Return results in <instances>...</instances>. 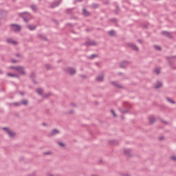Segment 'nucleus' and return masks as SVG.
Masks as SVG:
<instances>
[{"label":"nucleus","instance_id":"nucleus-1","mask_svg":"<svg viewBox=\"0 0 176 176\" xmlns=\"http://www.w3.org/2000/svg\"><path fill=\"white\" fill-rule=\"evenodd\" d=\"M18 16L21 17V19H23L25 23H28V21L31 20V17H32L31 14L28 12L19 13Z\"/></svg>","mask_w":176,"mask_h":176},{"label":"nucleus","instance_id":"nucleus-2","mask_svg":"<svg viewBox=\"0 0 176 176\" xmlns=\"http://www.w3.org/2000/svg\"><path fill=\"white\" fill-rule=\"evenodd\" d=\"M10 31L12 32H20L21 31V26L19 24L12 23L10 25Z\"/></svg>","mask_w":176,"mask_h":176},{"label":"nucleus","instance_id":"nucleus-3","mask_svg":"<svg viewBox=\"0 0 176 176\" xmlns=\"http://www.w3.org/2000/svg\"><path fill=\"white\" fill-rule=\"evenodd\" d=\"M126 45V47H129L130 49H132V50H134L135 52H138V50H140V48H138V47L134 43H127Z\"/></svg>","mask_w":176,"mask_h":176},{"label":"nucleus","instance_id":"nucleus-4","mask_svg":"<svg viewBox=\"0 0 176 176\" xmlns=\"http://www.w3.org/2000/svg\"><path fill=\"white\" fill-rule=\"evenodd\" d=\"M3 130H4V131H6L7 134L9 135V137H10L11 138H13V137H14V135H16V133H14L12 130H10L9 128L8 127H3L2 128Z\"/></svg>","mask_w":176,"mask_h":176},{"label":"nucleus","instance_id":"nucleus-5","mask_svg":"<svg viewBox=\"0 0 176 176\" xmlns=\"http://www.w3.org/2000/svg\"><path fill=\"white\" fill-rule=\"evenodd\" d=\"M64 71L66 74H69V75H75L76 74V70L72 67H67L64 69Z\"/></svg>","mask_w":176,"mask_h":176},{"label":"nucleus","instance_id":"nucleus-6","mask_svg":"<svg viewBox=\"0 0 176 176\" xmlns=\"http://www.w3.org/2000/svg\"><path fill=\"white\" fill-rule=\"evenodd\" d=\"M30 78L31 79V80L33 82V83L34 85H37L38 82H36V74L35 72H32L30 76Z\"/></svg>","mask_w":176,"mask_h":176},{"label":"nucleus","instance_id":"nucleus-7","mask_svg":"<svg viewBox=\"0 0 176 176\" xmlns=\"http://www.w3.org/2000/svg\"><path fill=\"white\" fill-rule=\"evenodd\" d=\"M85 46H97V43L93 40H88L85 43Z\"/></svg>","mask_w":176,"mask_h":176},{"label":"nucleus","instance_id":"nucleus-8","mask_svg":"<svg viewBox=\"0 0 176 176\" xmlns=\"http://www.w3.org/2000/svg\"><path fill=\"white\" fill-rule=\"evenodd\" d=\"M171 58H174V56L172 57H167L168 64L172 69H176V67H174V60H171Z\"/></svg>","mask_w":176,"mask_h":176},{"label":"nucleus","instance_id":"nucleus-9","mask_svg":"<svg viewBox=\"0 0 176 176\" xmlns=\"http://www.w3.org/2000/svg\"><path fill=\"white\" fill-rule=\"evenodd\" d=\"M25 69L23 66H18L16 69V72L21 74V75H26Z\"/></svg>","mask_w":176,"mask_h":176},{"label":"nucleus","instance_id":"nucleus-10","mask_svg":"<svg viewBox=\"0 0 176 176\" xmlns=\"http://www.w3.org/2000/svg\"><path fill=\"white\" fill-rule=\"evenodd\" d=\"M162 35H164V36H166L167 38H169L170 39H173V35L170 32L168 31H162L161 32Z\"/></svg>","mask_w":176,"mask_h":176},{"label":"nucleus","instance_id":"nucleus-11","mask_svg":"<svg viewBox=\"0 0 176 176\" xmlns=\"http://www.w3.org/2000/svg\"><path fill=\"white\" fill-rule=\"evenodd\" d=\"M60 3H61V0L52 3L50 5V8H51V9H54V8H57V6H58V5H60Z\"/></svg>","mask_w":176,"mask_h":176},{"label":"nucleus","instance_id":"nucleus-12","mask_svg":"<svg viewBox=\"0 0 176 176\" xmlns=\"http://www.w3.org/2000/svg\"><path fill=\"white\" fill-rule=\"evenodd\" d=\"M6 42L10 43V45H14V46L19 45V43L16 41H13L12 38H7Z\"/></svg>","mask_w":176,"mask_h":176},{"label":"nucleus","instance_id":"nucleus-13","mask_svg":"<svg viewBox=\"0 0 176 176\" xmlns=\"http://www.w3.org/2000/svg\"><path fill=\"white\" fill-rule=\"evenodd\" d=\"M128 64H130V62L126 61V60H123L120 64V68H126Z\"/></svg>","mask_w":176,"mask_h":176},{"label":"nucleus","instance_id":"nucleus-14","mask_svg":"<svg viewBox=\"0 0 176 176\" xmlns=\"http://www.w3.org/2000/svg\"><path fill=\"white\" fill-rule=\"evenodd\" d=\"M111 84L113 85V86H115V87H117V89H123V86L115 81H112Z\"/></svg>","mask_w":176,"mask_h":176},{"label":"nucleus","instance_id":"nucleus-15","mask_svg":"<svg viewBox=\"0 0 176 176\" xmlns=\"http://www.w3.org/2000/svg\"><path fill=\"white\" fill-rule=\"evenodd\" d=\"M36 25H27V28H28V30H30V31H35V30H36Z\"/></svg>","mask_w":176,"mask_h":176},{"label":"nucleus","instance_id":"nucleus-16","mask_svg":"<svg viewBox=\"0 0 176 176\" xmlns=\"http://www.w3.org/2000/svg\"><path fill=\"white\" fill-rule=\"evenodd\" d=\"M74 8H67V9H66L65 14H71V15L74 14Z\"/></svg>","mask_w":176,"mask_h":176},{"label":"nucleus","instance_id":"nucleus-17","mask_svg":"<svg viewBox=\"0 0 176 176\" xmlns=\"http://www.w3.org/2000/svg\"><path fill=\"white\" fill-rule=\"evenodd\" d=\"M162 86H163V84L160 81H158L155 84H154L155 89H160Z\"/></svg>","mask_w":176,"mask_h":176},{"label":"nucleus","instance_id":"nucleus-18","mask_svg":"<svg viewBox=\"0 0 176 176\" xmlns=\"http://www.w3.org/2000/svg\"><path fill=\"white\" fill-rule=\"evenodd\" d=\"M124 155H126V156H131V149H129V148L124 149Z\"/></svg>","mask_w":176,"mask_h":176},{"label":"nucleus","instance_id":"nucleus-19","mask_svg":"<svg viewBox=\"0 0 176 176\" xmlns=\"http://www.w3.org/2000/svg\"><path fill=\"white\" fill-rule=\"evenodd\" d=\"M82 14L83 16H85V17H87L90 16V12L86 10V8L82 9Z\"/></svg>","mask_w":176,"mask_h":176},{"label":"nucleus","instance_id":"nucleus-20","mask_svg":"<svg viewBox=\"0 0 176 176\" xmlns=\"http://www.w3.org/2000/svg\"><path fill=\"white\" fill-rule=\"evenodd\" d=\"M148 120H149L150 124H153V123H155V122H156V118L153 116H150L148 118Z\"/></svg>","mask_w":176,"mask_h":176},{"label":"nucleus","instance_id":"nucleus-21","mask_svg":"<svg viewBox=\"0 0 176 176\" xmlns=\"http://www.w3.org/2000/svg\"><path fill=\"white\" fill-rule=\"evenodd\" d=\"M98 57V54H93L91 56H88L89 60H94V58H97Z\"/></svg>","mask_w":176,"mask_h":176},{"label":"nucleus","instance_id":"nucleus-22","mask_svg":"<svg viewBox=\"0 0 176 176\" xmlns=\"http://www.w3.org/2000/svg\"><path fill=\"white\" fill-rule=\"evenodd\" d=\"M108 34L109 36H116V32H115V30H110L108 32Z\"/></svg>","mask_w":176,"mask_h":176},{"label":"nucleus","instance_id":"nucleus-23","mask_svg":"<svg viewBox=\"0 0 176 176\" xmlns=\"http://www.w3.org/2000/svg\"><path fill=\"white\" fill-rule=\"evenodd\" d=\"M91 8L92 9H98V8H100V4L96 3H92V5L91 6Z\"/></svg>","mask_w":176,"mask_h":176},{"label":"nucleus","instance_id":"nucleus-24","mask_svg":"<svg viewBox=\"0 0 176 176\" xmlns=\"http://www.w3.org/2000/svg\"><path fill=\"white\" fill-rule=\"evenodd\" d=\"M30 8L33 10V12H38V7L35 4L31 5Z\"/></svg>","mask_w":176,"mask_h":176},{"label":"nucleus","instance_id":"nucleus-25","mask_svg":"<svg viewBox=\"0 0 176 176\" xmlns=\"http://www.w3.org/2000/svg\"><path fill=\"white\" fill-rule=\"evenodd\" d=\"M38 36L39 39H41L42 41H47V38L43 34H38Z\"/></svg>","mask_w":176,"mask_h":176},{"label":"nucleus","instance_id":"nucleus-26","mask_svg":"<svg viewBox=\"0 0 176 176\" xmlns=\"http://www.w3.org/2000/svg\"><path fill=\"white\" fill-rule=\"evenodd\" d=\"M37 94H39V96H42L43 94V89L38 88L36 89Z\"/></svg>","mask_w":176,"mask_h":176},{"label":"nucleus","instance_id":"nucleus-27","mask_svg":"<svg viewBox=\"0 0 176 176\" xmlns=\"http://www.w3.org/2000/svg\"><path fill=\"white\" fill-rule=\"evenodd\" d=\"M21 105H28V100L25 99H23L21 101Z\"/></svg>","mask_w":176,"mask_h":176},{"label":"nucleus","instance_id":"nucleus-28","mask_svg":"<svg viewBox=\"0 0 176 176\" xmlns=\"http://www.w3.org/2000/svg\"><path fill=\"white\" fill-rule=\"evenodd\" d=\"M60 131L57 129H53L51 132V135H56V134H58Z\"/></svg>","mask_w":176,"mask_h":176},{"label":"nucleus","instance_id":"nucleus-29","mask_svg":"<svg viewBox=\"0 0 176 176\" xmlns=\"http://www.w3.org/2000/svg\"><path fill=\"white\" fill-rule=\"evenodd\" d=\"M7 75H8V76H11L12 78H19V75L12 74V73H8Z\"/></svg>","mask_w":176,"mask_h":176},{"label":"nucleus","instance_id":"nucleus-30","mask_svg":"<svg viewBox=\"0 0 176 176\" xmlns=\"http://www.w3.org/2000/svg\"><path fill=\"white\" fill-rule=\"evenodd\" d=\"M96 80H98V82H102V80H104V76H98Z\"/></svg>","mask_w":176,"mask_h":176},{"label":"nucleus","instance_id":"nucleus-31","mask_svg":"<svg viewBox=\"0 0 176 176\" xmlns=\"http://www.w3.org/2000/svg\"><path fill=\"white\" fill-rule=\"evenodd\" d=\"M119 111H120L121 113H129L130 110L129 109H126L125 110H123L122 109H119Z\"/></svg>","mask_w":176,"mask_h":176},{"label":"nucleus","instance_id":"nucleus-32","mask_svg":"<svg viewBox=\"0 0 176 176\" xmlns=\"http://www.w3.org/2000/svg\"><path fill=\"white\" fill-rule=\"evenodd\" d=\"M119 12H120V8H119V6H116L114 13H116V14H118Z\"/></svg>","mask_w":176,"mask_h":176},{"label":"nucleus","instance_id":"nucleus-33","mask_svg":"<svg viewBox=\"0 0 176 176\" xmlns=\"http://www.w3.org/2000/svg\"><path fill=\"white\" fill-rule=\"evenodd\" d=\"M155 74H157V75H159L160 74V68H156L154 69Z\"/></svg>","mask_w":176,"mask_h":176},{"label":"nucleus","instance_id":"nucleus-34","mask_svg":"<svg viewBox=\"0 0 176 176\" xmlns=\"http://www.w3.org/2000/svg\"><path fill=\"white\" fill-rule=\"evenodd\" d=\"M166 100H168V102H170V104H175V101L171 100L170 98H166Z\"/></svg>","mask_w":176,"mask_h":176},{"label":"nucleus","instance_id":"nucleus-35","mask_svg":"<svg viewBox=\"0 0 176 176\" xmlns=\"http://www.w3.org/2000/svg\"><path fill=\"white\" fill-rule=\"evenodd\" d=\"M154 49H155V50H162V47L159 45H154Z\"/></svg>","mask_w":176,"mask_h":176},{"label":"nucleus","instance_id":"nucleus-36","mask_svg":"<svg viewBox=\"0 0 176 176\" xmlns=\"http://www.w3.org/2000/svg\"><path fill=\"white\" fill-rule=\"evenodd\" d=\"M110 21H111V23H116L118 21V19H116V18H112L110 19Z\"/></svg>","mask_w":176,"mask_h":176},{"label":"nucleus","instance_id":"nucleus-37","mask_svg":"<svg viewBox=\"0 0 176 176\" xmlns=\"http://www.w3.org/2000/svg\"><path fill=\"white\" fill-rule=\"evenodd\" d=\"M18 66H11L10 69H14V71H17Z\"/></svg>","mask_w":176,"mask_h":176},{"label":"nucleus","instance_id":"nucleus-38","mask_svg":"<svg viewBox=\"0 0 176 176\" xmlns=\"http://www.w3.org/2000/svg\"><path fill=\"white\" fill-rule=\"evenodd\" d=\"M14 105L15 107H20V105H21V102H14Z\"/></svg>","mask_w":176,"mask_h":176},{"label":"nucleus","instance_id":"nucleus-39","mask_svg":"<svg viewBox=\"0 0 176 176\" xmlns=\"http://www.w3.org/2000/svg\"><path fill=\"white\" fill-rule=\"evenodd\" d=\"M111 144H113V145H118V142L116 140H111Z\"/></svg>","mask_w":176,"mask_h":176},{"label":"nucleus","instance_id":"nucleus-40","mask_svg":"<svg viewBox=\"0 0 176 176\" xmlns=\"http://www.w3.org/2000/svg\"><path fill=\"white\" fill-rule=\"evenodd\" d=\"M50 96V93L49 94H45L44 96H43V98H49V96Z\"/></svg>","mask_w":176,"mask_h":176},{"label":"nucleus","instance_id":"nucleus-41","mask_svg":"<svg viewBox=\"0 0 176 176\" xmlns=\"http://www.w3.org/2000/svg\"><path fill=\"white\" fill-rule=\"evenodd\" d=\"M16 57H19V58H23V56L20 54H16Z\"/></svg>","mask_w":176,"mask_h":176},{"label":"nucleus","instance_id":"nucleus-42","mask_svg":"<svg viewBox=\"0 0 176 176\" xmlns=\"http://www.w3.org/2000/svg\"><path fill=\"white\" fill-rule=\"evenodd\" d=\"M111 113L113 115V116L115 117V118H116V113H115V111H113V110H111Z\"/></svg>","mask_w":176,"mask_h":176},{"label":"nucleus","instance_id":"nucleus-43","mask_svg":"<svg viewBox=\"0 0 176 176\" xmlns=\"http://www.w3.org/2000/svg\"><path fill=\"white\" fill-rule=\"evenodd\" d=\"M171 160H174L175 162H176V157L175 155H173L170 157Z\"/></svg>","mask_w":176,"mask_h":176},{"label":"nucleus","instance_id":"nucleus-44","mask_svg":"<svg viewBox=\"0 0 176 176\" xmlns=\"http://www.w3.org/2000/svg\"><path fill=\"white\" fill-rule=\"evenodd\" d=\"M58 145H60V146H65V144L63 142H58Z\"/></svg>","mask_w":176,"mask_h":176},{"label":"nucleus","instance_id":"nucleus-45","mask_svg":"<svg viewBox=\"0 0 176 176\" xmlns=\"http://www.w3.org/2000/svg\"><path fill=\"white\" fill-rule=\"evenodd\" d=\"M45 68H47V69H50L51 68L50 65H45Z\"/></svg>","mask_w":176,"mask_h":176},{"label":"nucleus","instance_id":"nucleus-46","mask_svg":"<svg viewBox=\"0 0 176 176\" xmlns=\"http://www.w3.org/2000/svg\"><path fill=\"white\" fill-rule=\"evenodd\" d=\"M158 140H159L160 141H162V140H164V137L161 136V137H160V138H158Z\"/></svg>","mask_w":176,"mask_h":176},{"label":"nucleus","instance_id":"nucleus-47","mask_svg":"<svg viewBox=\"0 0 176 176\" xmlns=\"http://www.w3.org/2000/svg\"><path fill=\"white\" fill-rule=\"evenodd\" d=\"M12 63H19V60H14V59H12Z\"/></svg>","mask_w":176,"mask_h":176},{"label":"nucleus","instance_id":"nucleus-48","mask_svg":"<svg viewBox=\"0 0 176 176\" xmlns=\"http://www.w3.org/2000/svg\"><path fill=\"white\" fill-rule=\"evenodd\" d=\"M83 0H75L74 3H76V2H82Z\"/></svg>","mask_w":176,"mask_h":176},{"label":"nucleus","instance_id":"nucleus-49","mask_svg":"<svg viewBox=\"0 0 176 176\" xmlns=\"http://www.w3.org/2000/svg\"><path fill=\"white\" fill-rule=\"evenodd\" d=\"M71 105H72V107H76V104H75V103H72Z\"/></svg>","mask_w":176,"mask_h":176},{"label":"nucleus","instance_id":"nucleus-50","mask_svg":"<svg viewBox=\"0 0 176 176\" xmlns=\"http://www.w3.org/2000/svg\"><path fill=\"white\" fill-rule=\"evenodd\" d=\"M70 19H74V20H78V17H76V16L71 17Z\"/></svg>","mask_w":176,"mask_h":176},{"label":"nucleus","instance_id":"nucleus-51","mask_svg":"<svg viewBox=\"0 0 176 176\" xmlns=\"http://www.w3.org/2000/svg\"><path fill=\"white\" fill-rule=\"evenodd\" d=\"M85 31H87V32H90V31H91V29H86Z\"/></svg>","mask_w":176,"mask_h":176},{"label":"nucleus","instance_id":"nucleus-52","mask_svg":"<svg viewBox=\"0 0 176 176\" xmlns=\"http://www.w3.org/2000/svg\"><path fill=\"white\" fill-rule=\"evenodd\" d=\"M19 94H21V96H24V93L23 91H19Z\"/></svg>","mask_w":176,"mask_h":176},{"label":"nucleus","instance_id":"nucleus-53","mask_svg":"<svg viewBox=\"0 0 176 176\" xmlns=\"http://www.w3.org/2000/svg\"><path fill=\"white\" fill-rule=\"evenodd\" d=\"M138 42H139V43H142V40H138Z\"/></svg>","mask_w":176,"mask_h":176},{"label":"nucleus","instance_id":"nucleus-54","mask_svg":"<svg viewBox=\"0 0 176 176\" xmlns=\"http://www.w3.org/2000/svg\"><path fill=\"white\" fill-rule=\"evenodd\" d=\"M44 155H50V152L45 153Z\"/></svg>","mask_w":176,"mask_h":176},{"label":"nucleus","instance_id":"nucleus-55","mask_svg":"<svg viewBox=\"0 0 176 176\" xmlns=\"http://www.w3.org/2000/svg\"><path fill=\"white\" fill-rule=\"evenodd\" d=\"M54 21H55V23H56V24H58V21L54 20Z\"/></svg>","mask_w":176,"mask_h":176},{"label":"nucleus","instance_id":"nucleus-56","mask_svg":"<svg viewBox=\"0 0 176 176\" xmlns=\"http://www.w3.org/2000/svg\"><path fill=\"white\" fill-rule=\"evenodd\" d=\"M67 25H70V27H73L72 23H67Z\"/></svg>","mask_w":176,"mask_h":176},{"label":"nucleus","instance_id":"nucleus-57","mask_svg":"<svg viewBox=\"0 0 176 176\" xmlns=\"http://www.w3.org/2000/svg\"><path fill=\"white\" fill-rule=\"evenodd\" d=\"M163 123H164L165 124H167V122L166 121H163Z\"/></svg>","mask_w":176,"mask_h":176},{"label":"nucleus","instance_id":"nucleus-58","mask_svg":"<svg viewBox=\"0 0 176 176\" xmlns=\"http://www.w3.org/2000/svg\"><path fill=\"white\" fill-rule=\"evenodd\" d=\"M2 14V11L0 10V16Z\"/></svg>","mask_w":176,"mask_h":176},{"label":"nucleus","instance_id":"nucleus-59","mask_svg":"<svg viewBox=\"0 0 176 176\" xmlns=\"http://www.w3.org/2000/svg\"><path fill=\"white\" fill-rule=\"evenodd\" d=\"M0 74H3V72H2V70H0Z\"/></svg>","mask_w":176,"mask_h":176},{"label":"nucleus","instance_id":"nucleus-60","mask_svg":"<svg viewBox=\"0 0 176 176\" xmlns=\"http://www.w3.org/2000/svg\"><path fill=\"white\" fill-rule=\"evenodd\" d=\"M43 126H46V124H45V123H43Z\"/></svg>","mask_w":176,"mask_h":176},{"label":"nucleus","instance_id":"nucleus-61","mask_svg":"<svg viewBox=\"0 0 176 176\" xmlns=\"http://www.w3.org/2000/svg\"><path fill=\"white\" fill-rule=\"evenodd\" d=\"M122 176H129V175H122Z\"/></svg>","mask_w":176,"mask_h":176},{"label":"nucleus","instance_id":"nucleus-62","mask_svg":"<svg viewBox=\"0 0 176 176\" xmlns=\"http://www.w3.org/2000/svg\"><path fill=\"white\" fill-rule=\"evenodd\" d=\"M47 176H54L53 175H48Z\"/></svg>","mask_w":176,"mask_h":176},{"label":"nucleus","instance_id":"nucleus-63","mask_svg":"<svg viewBox=\"0 0 176 176\" xmlns=\"http://www.w3.org/2000/svg\"><path fill=\"white\" fill-rule=\"evenodd\" d=\"M74 113V111H70V113Z\"/></svg>","mask_w":176,"mask_h":176},{"label":"nucleus","instance_id":"nucleus-64","mask_svg":"<svg viewBox=\"0 0 176 176\" xmlns=\"http://www.w3.org/2000/svg\"><path fill=\"white\" fill-rule=\"evenodd\" d=\"M120 75H122V73H120Z\"/></svg>","mask_w":176,"mask_h":176}]
</instances>
